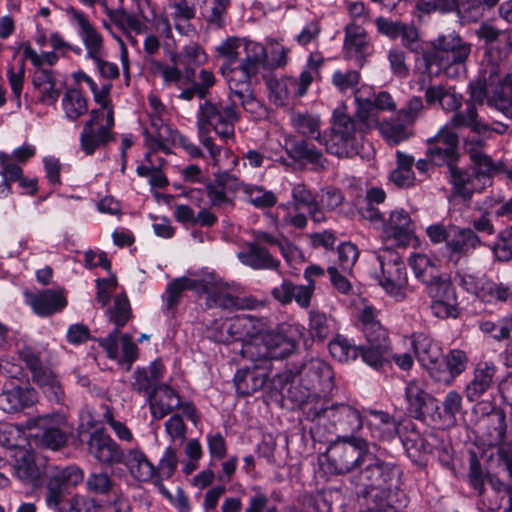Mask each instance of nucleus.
<instances>
[{"mask_svg": "<svg viewBox=\"0 0 512 512\" xmlns=\"http://www.w3.org/2000/svg\"><path fill=\"white\" fill-rule=\"evenodd\" d=\"M240 354L242 358L250 360L253 366H266L270 371L269 347H267L266 341L262 343H243Z\"/></svg>", "mask_w": 512, "mask_h": 512, "instance_id": "nucleus-52", "label": "nucleus"}, {"mask_svg": "<svg viewBox=\"0 0 512 512\" xmlns=\"http://www.w3.org/2000/svg\"><path fill=\"white\" fill-rule=\"evenodd\" d=\"M492 251L499 261L507 262L512 259V225L499 232Z\"/></svg>", "mask_w": 512, "mask_h": 512, "instance_id": "nucleus-61", "label": "nucleus"}, {"mask_svg": "<svg viewBox=\"0 0 512 512\" xmlns=\"http://www.w3.org/2000/svg\"><path fill=\"white\" fill-rule=\"evenodd\" d=\"M207 303L209 307H219L228 310H240L253 308L255 300L251 298H241L234 296L215 287L211 296L208 297Z\"/></svg>", "mask_w": 512, "mask_h": 512, "instance_id": "nucleus-43", "label": "nucleus"}, {"mask_svg": "<svg viewBox=\"0 0 512 512\" xmlns=\"http://www.w3.org/2000/svg\"><path fill=\"white\" fill-rule=\"evenodd\" d=\"M308 332L313 340L324 342L332 333L330 321L324 312H309Z\"/></svg>", "mask_w": 512, "mask_h": 512, "instance_id": "nucleus-55", "label": "nucleus"}, {"mask_svg": "<svg viewBox=\"0 0 512 512\" xmlns=\"http://www.w3.org/2000/svg\"><path fill=\"white\" fill-rule=\"evenodd\" d=\"M493 414L496 416V423L490 433L489 446L497 447L498 458L512 478V443L506 442V414L502 409L495 410Z\"/></svg>", "mask_w": 512, "mask_h": 512, "instance_id": "nucleus-26", "label": "nucleus"}, {"mask_svg": "<svg viewBox=\"0 0 512 512\" xmlns=\"http://www.w3.org/2000/svg\"><path fill=\"white\" fill-rule=\"evenodd\" d=\"M432 299L431 311L438 318L457 317L458 302L453 283L446 276L440 275L435 281L426 285Z\"/></svg>", "mask_w": 512, "mask_h": 512, "instance_id": "nucleus-15", "label": "nucleus"}, {"mask_svg": "<svg viewBox=\"0 0 512 512\" xmlns=\"http://www.w3.org/2000/svg\"><path fill=\"white\" fill-rule=\"evenodd\" d=\"M267 347H269L270 360L282 359L294 352L296 342L282 334L271 335L266 338Z\"/></svg>", "mask_w": 512, "mask_h": 512, "instance_id": "nucleus-56", "label": "nucleus"}, {"mask_svg": "<svg viewBox=\"0 0 512 512\" xmlns=\"http://www.w3.org/2000/svg\"><path fill=\"white\" fill-rule=\"evenodd\" d=\"M442 407L443 412H439L440 417L435 424L455 425L456 416L462 411V396L455 390L448 392L442 402Z\"/></svg>", "mask_w": 512, "mask_h": 512, "instance_id": "nucleus-54", "label": "nucleus"}, {"mask_svg": "<svg viewBox=\"0 0 512 512\" xmlns=\"http://www.w3.org/2000/svg\"><path fill=\"white\" fill-rule=\"evenodd\" d=\"M373 129L364 127L362 122L349 114L336 109L333 112L332 125L329 134H323V143L326 151L339 158L353 157L360 152L363 135Z\"/></svg>", "mask_w": 512, "mask_h": 512, "instance_id": "nucleus-4", "label": "nucleus"}, {"mask_svg": "<svg viewBox=\"0 0 512 512\" xmlns=\"http://www.w3.org/2000/svg\"><path fill=\"white\" fill-rule=\"evenodd\" d=\"M353 94L357 106L355 116L358 121L362 122L364 125L365 121L372 120L371 111L374 109L372 107V101L375 93L371 86L362 85L358 87Z\"/></svg>", "mask_w": 512, "mask_h": 512, "instance_id": "nucleus-51", "label": "nucleus"}, {"mask_svg": "<svg viewBox=\"0 0 512 512\" xmlns=\"http://www.w3.org/2000/svg\"><path fill=\"white\" fill-rule=\"evenodd\" d=\"M469 362L467 353L460 349H451L442 355L437 367L431 368V377L442 384L451 385L466 369Z\"/></svg>", "mask_w": 512, "mask_h": 512, "instance_id": "nucleus-22", "label": "nucleus"}, {"mask_svg": "<svg viewBox=\"0 0 512 512\" xmlns=\"http://www.w3.org/2000/svg\"><path fill=\"white\" fill-rule=\"evenodd\" d=\"M332 404L329 399L314 392L300 401L303 419L317 425H326Z\"/></svg>", "mask_w": 512, "mask_h": 512, "instance_id": "nucleus-34", "label": "nucleus"}, {"mask_svg": "<svg viewBox=\"0 0 512 512\" xmlns=\"http://www.w3.org/2000/svg\"><path fill=\"white\" fill-rule=\"evenodd\" d=\"M331 356L341 362L347 363L356 360L360 355L362 357L361 346H355L342 335H336L328 345Z\"/></svg>", "mask_w": 512, "mask_h": 512, "instance_id": "nucleus-45", "label": "nucleus"}, {"mask_svg": "<svg viewBox=\"0 0 512 512\" xmlns=\"http://www.w3.org/2000/svg\"><path fill=\"white\" fill-rule=\"evenodd\" d=\"M370 450L365 439L360 437L337 438L327 449L326 456L330 466L337 474H345L355 468H361L364 457Z\"/></svg>", "mask_w": 512, "mask_h": 512, "instance_id": "nucleus-9", "label": "nucleus"}, {"mask_svg": "<svg viewBox=\"0 0 512 512\" xmlns=\"http://www.w3.org/2000/svg\"><path fill=\"white\" fill-rule=\"evenodd\" d=\"M412 346L419 362L427 369L431 376V368L437 367L442 360V348L438 342L424 333L413 335Z\"/></svg>", "mask_w": 512, "mask_h": 512, "instance_id": "nucleus-31", "label": "nucleus"}, {"mask_svg": "<svg viewBox=\"0 0 512 512\" xmlns=\"http://www.w3.org/2000/svg\"><path fill=\"white\" fill-rule=\"evenodd\" d=\"M249 202L258 209H269L276 205L278 199L274 192L263 186L241 183L239 185Z\"/></svg>", "mask_w": 512, "mask_h": 512, "instance_id": "nucleus-47", "label": "nucleus"}, {"mask_svg": "<svg viewBox=\"0 0 512 512\" xmlns=\"http://www.w3.org/2000/svg\"><path fill=\"white\" fill-rule=\"evenodd\" d=\"M115 486V482L107 472H93L86 480V488L89 492L99 495L109 494Z\"/></svg>", "mask_w": 512, "mask_h": 512, "instance_id": "nucleus-60", "label": "nucleus"}, {"mask_svg": "<svg viewBox=\"0 0 512 512\" xmlns=\"http://www.w3.org/2000/svg\"><path fill=\"white\" fill-rule=\"evenodd\" d=\"M382 225L385 237L394 239L400 244H407L414 234L411 217L402 208L392 211L388 220L383 219Z\"/></svg>", "mask_w": 512, "mask_h": 512, "instance_id": "nucleus-28", "label": "nucleus"}, {"mask_svg": "<svg viewBox=\"0 0 512 512\" xmlns=\"http://www.w3.org/2000/svg\"><path fill=\"white\" fill-rule=\"evenodd\" d=\"M176 134L179 133L177 131H173L169 125L164 123H161L154 132H150L147 129L143 132L145 144L148 149L161 150L165 152L169 151L168 144L170 142L176 144Z\"/></svg>", "mask_w": 512, "mask_h": 512, "instance_id": "nucleus-44", "label": "nucleus"}, {"mask_svg": "<svg viewBox=\"0 0 512 512\" xmlns=\"http://www.w3.org/2000/svg\"><path fill=\"white\" fill-rule=\"evenodd\" d=\"M398 467L370 451L360 468V484L366 489L389 490L399 476Z\"/></svg>", "mask_w": 512, "mask_h": 512, "instance_id": "nucleus-13", "label": "nucleus"}, {"mask_svg": "<svg viewBox=\"0 0 512 512\" xmlns=\"http://www.w3.org/2000/svg\"><path fill=\"white\" fill-rule=\"evenodd\" d=\"M230 3V0H213L212 6L202 11V16L210 27L214 29L224 27L225 15Z\"/></svg>", "mask_w": 512, "mask_h": 512, "instance_id": "nucleus-58", "label": "nucleus"}, {"mask_svg": "<svg viewBox=\"0 0 512 512\" xmlns=\"http://www.w3.org/2000/svg\"><path fill=\"white\" fill-rule=\"evenodd\" d=\"M285 151L293 163L304 162L311 165L315 172L328 170L330 162L309 139L289 137L285 141Z\"/></svg>", "mask_w": 512, "mask_h": 512, "instance_id": "nucleus-17", "label": "nucleus"}, {"mask_svg": "<svg viewBox=\"0 0 512 512\" xmlns=\"http://www.w3.org/2000/svg\"><path fill=\"white\" fill-rule=\"evenodd\" d=\"M239 261L254 270L278 271L281 263L266 246L258 245L253 241L245 243L237 255Z\"/></svg>", "mask_w": 512, "mask_h": 512, "instance_id": "nucleus-23", "label": "nucleus"}, {"mask_svg": "<svg viewBox=\"0 0 512 512\" xmlns=\"http://www.w3.org/2000/svg\"><path fill=\"white\" fill-rule=\"evenodd\" d=\"M481 245L482 241L473 229L452 225V233L447 243V257L449 261L458 264Z\"/></svg>", "mask_w": 512, "mask_h": 512, "instance_id": "nucleus-20", "label": "nucleus"}, {"mask_svg": "<svg viewBox=\"0 0 512 512\" xmlns=\"http://www.w3.org/2000/svg\"><path fill=\"white\" fill-rule=\"evenodd\" d=\"M230 175H219L214 181L206 179L205 190L210 204L215 207L230 206L234 207V201L227 196L225 192L226 180L230 179Z\"/></svg>", "mask_w": 512, "mask_h": 512, "instance_id": "nucleus-46", "label": "nucleus"}, {"mask_svg": "<svg viewBox=\"0 0 512 512\" xmlns=\"http://www.w3.org/2000/svg\"><path fill=\"white\" fill-rule=\"evenodd\" d=\"M358 321L366 340V344L360 345L362 360L374 369H380L390 360L389 331L378 319V311L371 305L359 312Z\"/></svg>", "mask_w": 512, "mask_h": 512, "instance_id": "nucleus-5", "label": "nucleus"}, {"mask_svg": "<svg viewBox=\"0 0 512 512\" xmlns=\"http://www.w3.org/2000/svg\"><path fill=\"white\" fill-rule=\"evenodd\" d=\"M67 14L71 21L78 26L79 35L87 50V57L94 60L99 74L106 79H117L119 68L117 64L102 59L103 37L87 15L74 7L67 8Z\"/></svg>", "mask_w": 512, "mask_h": 512, "instance_id": "nucleus-7", "label": "nucleus"}, {"mask_svg": "<svg viewBox=\"0 0 512 512\" xmlns=\"http://www.w3.org/2000/svg\"><path fill=\"white\" fill-rule=\"evenodd\" d=\"M327 423L331 425L335 433H338L337 438L343 439L355 436V433L363 426L360 412L344 403L332 404L330 412H328Z\"/></svg>", "mask_w": 512, "mask_h": 512, "instance_id": "nucleus-18", "label": "nucleus"}, {"mask_svg": "<svg viewBox=\"0 0 512 512\" xmlns=\"http://www.w3.org/2000/svg\"><path fill=\"white\" fill-rule=\"evenodd\" d=\"M120 464L127 467L130 474L138 481L147 482L154 478L156 469L140 448L123 451Z\"/></svg>", "mask_w": 512, "mask_h": 512, "instance_id": "nucleus-32", "label": "nucleus"}, {"mask_svg": "<svg viewBox=\"0 0 512 512\" xmlns=\"http://www.w3.org/2000/svg\"><path fill=\"white\" fill-rule=\"evenodd\" d=\"M291 197L292 207L295 211L302 208L308 209L318 201L317 196L314 195L310 188L304 183H298L293 186Z\"/></svg>", "mask_w": 512, "mask_h": 512, "instance_id": "nucleus-64", "label": "nucleus"}, {"mask_svg": "<svg viewBox=\"0 0 512 512\" xmlns=\"http://www.w3.org/2000/svg\"><path fill=\"white\" fill-rule=\"evenodd\" d=\"M114 126V111L104 113L103 109L91 110L80 134L82 151L90 156L96 150L105 148L110 142L115 141Z\"/></svg>", "mask_w": 512, "mask_h": 512, "instance_id": "nucleus-10", "label": "nucleus"}, {"mask_svg": "<svg viewBox=\"0 0 512 512\" xmlns=\"http://www.w3.org/2000/svg\"><path fill=\"white\" fill-rule=\"evenodd\" d=\"M65 116L76 121L88 112V100L80 89L68 88L62 98Z\"/></svg>", "mask_w": 512, "mask_h": 512, "instance_id": "nucleus-41", "label": "nucleus"}, {"mask_svg": "<svg viewBox=\"0 0 512 512\" xmlns=\"http://www.w3.org/2000/svg\"><path fill=\"white\" fill-rule=\"evenodd\" d=\"M110 322L115 325V329L120 330L132 318V309L126 294H118L114 298L112 307L107 310Z\"/></svg>", "mask_w": 512, "mask_h": 512, "instance_id": "nucleus-49", "label": "nucleus"}, {"mask_svg": "<svg viewBox=\"0 0 512 512\" xmlns=\"http://www.w3.org/2000/svg\"><path fill=\"white\" fill-rule=\"evenodd\" d=\"M458 0H416L414 17L422 22L425 16L433 13L441 15L454 14Z\"/></svg>", "mask_w": 512, "mask_h": 512, "instance_id": "nucleus-42", "label": "nucleus"}, {"mask_svg": "<svg viewBox=\"0 0 512 512\" xmlns=\"http://www.w3.org/2000/svg\"><path fill=\"white\" fill-rule=\"evenodd\" d=\"M293 129L301 135L302 139H315L323 143V135L320 130V118L310 113L293 112L290 117Z\"/></svg>", "mask_w": 512, "mask_h": 512, "instance_id": "nucleus-36", "label": "nucleus"}, {"mask_svg": "<svg viewBox=\"0 0 512 512\" xmlns=\"http://www.w3.org/2000/svg\"><path fill=\"white\" fill-rule=\"evenodd\" d=\"M24 295L33 311L41 317L59 313L68 304L63 289H46L36 293L26 291Z\"/></svg>", "mask_w": 512, "mask_h": 512, "instance_id": "nucleus-21", "label": "nucleus"}, {"mask_svg": "<svg viewBox=\"0 0 512 512\" xmlns=\"http://www.w3.org/2000/svg\"><path fill=\"white\" fill-rule=\"evenodd\" d=\"M17 355L30 372L32 381L43 390L49 401L62 404L65 393L51 361L43 358L41 352L30 345H23Z\"/></svg>", "mask_w": 512, "mask_h": 512, "instance_id": "nucleus-6", "label": "nucleus"}, {"mask_svg": "<svg viewBox=\"0 0 512 512\" xmlns=\"http://www.w3.org/2000/svg\"><path fill=\"white\" fill-rule=\"evenodd\" d=\"M20 49L23 50L24 60H30L35 68H42L44 64L53 66L58 61V55L55 51L45 52L39 55L32 47L30 42H22Z\"/></svg>", "mask_w": 512, "mask_h": 512, "instance_id": "nucleus-63", "label": "nucleus"}, {"mask_svg": "<svg viewBox=\"0 0 512 512\" xmlns=\"http://www.w3.org/2000/svg\"><path fill=\"white\" fill-rule=\"evenodd\" d=\"M378 261L380 263V274L377 275L379 285L397 300L405 299L408 276L401 256L388 251L386 254L379 255Z\"/></svg>", "mask_w": 512, "mask_h": 512, "instance_id": "nucleus-11", "label": "nucleus"}, {"mask_svg": "<svg viewBox=\"0 0 512 512\" xmlns=\"http://www.w3.org/2000/svg\"><path fill=\"white\" fill-rule=\"evenodd\" d=\"M148 401L152 417L156 420L164 418L181 405L178 393L165 384L154 387Z\"/></svg>", "mask_w": 512, "mask_h": 512, "instance_id": "nucleus-29", "label": "nucleus"}, {"mask_svg": "<svg viewBox=\"0 0 512 512\" xmlns=\"http://www.w3.org/2000/svg\"><path fill=\"white\" fill-rule=\"evenodd\" d=\"M372 416L371 424L376 429L381 430L379 438L381 440H392L398 433L399 421L395 420L393 416L385 411L372 410L370 411Z\"/></svg>", "mask_w": 512, "mask_h": 512, "instance_id": "nucleus-53", "label": "nucleus"}, {"mask_svg": "<svg viewBox=\"0 0 512 512\" xmlns=\"http://www.w3.org/2000/svg\"><path fill=\"white\" fill-rule=\"evenodd\" d=\"M298 377L300 384L307 391L327 393L334 386V373L332 367L325 361L313 358L300 365L287 369L280 378L285 382H294Z\"/></svg>", "mask_w": 512, "mask_h": 512, "instance_id": "nucleus-8", "label": "nucleus"}, {"mask_svg": "<svg viewBox=\"0 0 512 512\" xmlns=\"http://www.w3.org/2000/svg\"><path fill=\"white\" fill-rule=\"evenodd\" d=\"M497 367L492 362L480 361L473 371L472 380L465 387V395L468 401H479L493 384Z\"/></svg>", "mask_w": 512, "mask_h": 512, "instance_id": "nucleus-24", "label": "nucleus"}, {"mask_svg": "<svg viewBox=\"0 0 512 512\" xmlns=\"http://www.w3.org/2000/svg\"><path fill=\"white\" fill-rule=\"evenodd\" d=\"M271 295L281 305L286 306L295 300L300 307L308 308L312 298V291L311 287L295 285L290 279H283L279 285L271 290Z\"/></svg>", "mask_w": 512, "mask_h": 512, "instance_id": "nucleus-30", "label": "nucleus"}, {"mask_svg": "<svg viewBox=\"0 0 512 512\" xmlns=\"http://www.w3.org/2000/svg\"><path fill=\"white\" fill-rule=\"evenodd\" d=\"M38 401L37 391L33 387L13 386L0 394L1 409L5 413H18L32 407Z\"/></svg>", "mask_w": 512, "mask_h": 512, "instance_id": "nucleus-27", "label": "nucleus"}, {"mask_svg": "<svg viewBox=\"0 0 512 512\" xmlns=\"http://www.w3.org/2000/svg\"><path fill=\"white\" fill-rule=\"evenodd\" d=\"M448 125L452 129L469 128L476 134H485L488 129V123L479 119L476 105L473 102H467L465 110H457Z\"/></svg>", "mask_w": 512, "mask_h": 512, "instance_id": "nucleus-35", "label": "nucleus"}, {"mask_svg": "<svg viewBox=\"0 0 512 512\" xmlns=\"http://www.w3.org/2000/svg\"><path fill=\"white\" fill-rule=\"evenodd\" d=\"M454 14L461 25L477 23L486 12L478 0H458Z\"/></svg>", "mask_w": 512, "mask_h": 512, "instance_id": "nucleus-50", "label": "nucleus"}, {"mask_svg": "<svg viewBox=\"0 0 512 512\" xmlns=\"http://www.w3.org/2000/svg\"><path fill=\"white\" fill-rule=\"evenodd\" d=\"M177 466L178 456L176 449L173 447H167L158 466H155L156 473L154 477H157L160 481L169 479L175 474Z\"/></svg>", "mask_w": 512, "mask_h": 512, "instance_id": "nucleus-62", "label": "nucleus"}, {"mask_svg": "<svg viewBox=\"0 0 512 512\" xmlns=\"http://www.w3.org/2000/svg\"><path fill=\"white\" fill-rule=\"evenodd\" d=\"M479 300L488 304L506 302L512 299V285L495 282L486 276L482 277Z\"/></svg>", "mask_w": 512, "mask_h": 512, "instance_id": "nucleus-40", "label": "nucleus"}, {"mask_svg": "<svg viewBox=\"0 0 512 512\" xmlns=\"http://www.w3.org/2000/svg\"><path fill=\"white\" fill-rule=\"evenodd\" d=\"M426 157L434 166L447 168L461 159L459 136L449 125L443 126L426 140Z\"/></svg>", "mask_w": 512, "mask_h": 512, "instance_id": "nucleus-12", "label": "nucleus"}, {"mask_svg": "<svg viewBox=\"0 0 512 512\" xmlns=\"http://www.w3.org/2000/svg\"><path fill=\"white\" fill-rule=\"evenodd\" d=\"M201 56H204V52L201 47L192 43L185 46L180 53L171 54L170 61L172 64L182 65L184 67V78L186 82H192L195 78V70L192 65L201 63Z\"/></svg>", "mask_w": 512, "mask_h": 512, "instance_id": "nucleus-39", "label": "nucleus"}, {"mask_svg": "<svg viewBox=\"0 0 512 512\" xmlns=\"http://www.w3.org/2000/svg\"><path fill=\"white\" fill-rule=\"evenodd\" d=\"M361 75L357 70L336 71L332 75V84L339 90L340 93L345 94L348 91H354L358 88Z\"/></svg>", "mask_w": 512, "mask_h": 512, "instance_id": "nucleus-59", "label": "nucleus"}, {"mask_svg": "<svg viewBox=\"0 0 512 512\" xmlns=\"http://www.w3.org/2000/svg\"><path fill=\"white\" fill-rule=\"evenodd\" d=\"M371 47L369 35L363 27L354 22L344 27L343 53L346 59H354L362 67Z\"/></svg>", "mask_w": 512, "mask_h": 512, "instance_id": "nucleus-19", "label": "nucleus"}, {"mask_svg": "<svg viewBox=\"0 0 512 512\" xmlns=\"http://www.w3.org/2000/svg\"><path fill=\"white\" fill-rule=\"evenodd\" d=\"M448 171L449 181L452 185V193L454 196L460 197L463 201L469 202L473 194L482 189L476 186L475 181H479L480 179L473 171L461 169L458 167V164H453V166L448 167Z\"/></svg>", "mask_w": 512, "mask_h": 512, "instance_id": "nucleus-33", "label": "nucleus"}, {"mask_svg": "<svg viewBox=\"0 0 512 512\" xmlns=\"http://www.w3.org/2000/svg\"><path fill=\"white\" fill-rule=\"evenodd\" d=\"M472 53V44L458 32L439 34L436 38L426 41L421 49L423 63L422 82L445 75L456 78L465 70Z\"/></svg>", "mask_w": 512, "mask_h": 512, "instance_id": "nucleus-1", "label": "nucleus"}, {"mask_svg": "<svg viewBox=\"0 0 512 512\" xmlns=\"http://www.w3.org/2000/svg\"><path fill=\"white\" fill-rule=\"evenodd\" d=\"M270 376L266 366H252L239 369L234 376V384L238 395L250 396L261 390Z\"/></svg>", "mask_w": 512, "mask_h": 512, "instance_id": "nucleus-25", "label": "nucleus"}, {"mask_svg": "<svg viewBox=\"0 0 512 512\" xmlns=\"http://www.w3.org/2000/svg\"><path fill=\"white\" fill-rule=\"evenodd\" d=\"M398 436L404 447L419 450L423 446V439L416 428V425L408 418L399 421Z\"/></svg>", "mask_w": 512, "mask_h": 512, "instance_id": "nucleus-57", "label": "nucleus"}, {"mask_svg": "<svg viewBox=\"0 0 512 512\" xmlns=\"http://www.w3.org/2000/svg\"><path fill=\"white\" fill-rule=\"evenodd\" d=\"M87 451L98 463L120 464L124 449L107 433L104 427L94 429L86 440Z\"/></svg>", "mask_w": 512, "mask_h": 512, "instance_id": "nucleus-16", "label": "nucleus"}, {"mask_svg": "<svg viewBox=\"0 0 512 512\" xmlns=\"http://www.w3.org/2000/svg\"><path fill=\"white\" fill-rule=\"evenodd\" d=\"M268 54L265 46L257 42L245 45V58L234 68L221 67V72L228 82L230 96L240 101L243 109L255 113L260 108L252 87V79L262 68L266 67Z\"/></svg>", "mask_w": 512, "mask_h": 512, "instance_id": "nucleus-3", "label": "nucleus"}, {"mask_svg": "<svg viewBox=\"0 0 512 512\" xmlns=\"http://www.w3.org/2000/svg\"><path fill=\"white\" fill-rule=\"evenodd\" d=\"M409 265L415 277L425 285L442 275L437 261L425 254H413L409 259Z\"/></svg>", "mask_w": 512, "mask_h": 512, "instance_id": "nucleus-38", "label": "nucleus"}, {"mask_svg": "<svg viewBox=\"0 0 512 512\" xmlns=\"http://www.w3.org/2000/svg\"><path fill=\"white\" fill-rule=\"evenodd\" d=\"M239 121L240 112L231 100L226 103L205 100L200 104L196 122L198 138L214 162L218 160L222 147L215 144L211 131H214L223 143L234 141L235 125Z\"/></svg>", "mask_w": 512, "mask_h": 512, "instance_id": "nucleus-2", "label": "nucleus"}, {"mask_svg": "<svg viewBox=\"0 0 512 512\" xmlns=\"http://www.w3.org/2000/svg\"><path fill=\"white\" fill-rule=\"evenodd\" d=\"M405 400L407 413L422 422L436 423L439 406L436 398L428 393L423 382L413 379L406 384Z\"/></svg>", "mask_w": 512, "mask_h": 512, "instance_id": "nucleus-14", "label": "nucleus"}, {"mask_svg": "<svg viewBox=\"0 0 512 512\" xmlns=\"http://www.w3.org/2000/svg\"><path fill=\"white\" fill-rule=\"evenodd\" d=\"M269 85V99L276 106H285L288 104L291 94H295V78L282 77L280 79H272Z\"/></svg>", "mask_w": 512, "mask_h": 512, "instance_id": "nucleus-48", "label": "nucleus"}, {"mask_svg": "<svg viewBox=\"0 0 512 512\" xmlns=\"http://www.w3.org/2000/svg\"><path fill=\"white\" fill-rule=\"evenodd\" d=\"M15 475L23 483L38 487L41 484V472L36 465L33 455L24 450L21 455L16 458L14 464Z\"/></svg>", "mask_w": 512, "mask_h": 512, "instance_id": "nucleus-37", "label": "nucleus"}]
</instances>
